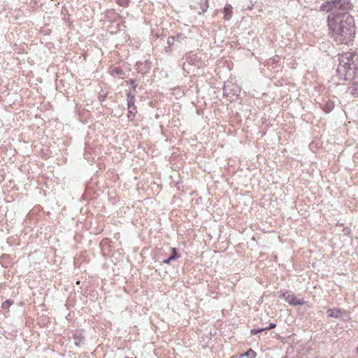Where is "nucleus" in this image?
<instances>
[{
	"mask_svg": "<svg viewBox=\"0 0 358 358\" xmlns=\"http://www.w3.org/2000/svg\"><path fill=\"white\" fill-rule=\"evenodd\" d=\"M328 26L331 37L339 43L348 44L355 35L354 18L348 13L328 17Z\"/></svg>",
	"mask_w": 358,
	"mask_h": 358,
	"instance_id": "1",
	"label": "nucleus"
},
{
	"mask_svg": "<svg viewBox=\"0 0 358 358\" xmlns=\"http://www.w3.org/2000/svg\"><path fill=\"white\" fill-rule=\"evenodd\" d=\"M336 71L340 79L344 80H352L358 76V49L341 56Z\"/></svg>",
	"mask_w": 358,
	"mask_h": 358,
	"instance_id": "2",
	"label": "nucleus"
},
{
	"mask_svg": "<svg viewBox=\"0 0 358 358\" xmlns=\"http://www.w3.org/2000/svg\"><path fill=\"white\" fill-rule=\"evenodd\" d=\"M352 8V3L349 0H333L328 2L327 5L323 4L322 9L327 12H331L333 16L337 14L348 13Z\"/></svg>",
	"mask_w": 358,
	"mask_h": 358,
	"instance_id": "3",
	"label": "nucleus"
},
{
	"mask_svg": "<svg viewBox=\"0 0 358 358\" xmlns=\"http://www.w3.org/2000/svg\"><path fill=\"white\" fill-rule=\"evenodd\" d=\"M282 298L292 306L303 305L306 303L303 299H298L295 294L291 291H287L282 295Z\"/></svg>",
	"mask_w": 358,
	"mask_h": 358,
	"instance_id": "4",
	"label": "nucleus"
},
{
	"mask_svg": "<svg viewBox=\"0 0 358 358\" xmlns=\"http://www.w3.org/2000/svg\"><path fill=\"white\" fill-rule=\"evenodd\" d=\"M135 95L131 92L127 94V106L129 110L128 118L133 120L136 113V107L134 106Z\"/></svg>",
	"mask_w": 358,
	"mask_h": 358,
	"instance_id": "5",
	"label": "nucleus"
},
{
	"mask_svg": "<svg viewBox=\"0 0 358 358\" xmlns=\"http://www.w3.org/2000/svg\"><path fill=\"white\" fill-rule=\"evenodd\" d=\"M328 317L345 319L348 317V313L340 308L329 309L327 312Z\"/></svg>",
	"mask_w": 358,
	"mask_h": 358,
	"instance_id": "6",
	"label": "nucleus"
},
{
	"mask_svg": "<svg viewBox=\"0 0 358 358\" xmlns=\"http://www.w3.org/2000/svg\"><path fill=\"white\" fill-rule=\"evenodd\" d=\"M275 327V324H271L269 327H265V328H258V329H251L250 331V333L251 334H259V333H261L262 331H266V330H268L271 328H273Z\"/></svg>",
	"mask_w": 358,
	"mask_h": 358,
	"instance_id": "7",
	"label": "nucleus"
},
{
	"mask_svg": "<svg viewBox=\"0 0 358 358\" xmlns=\"http://www.w3.org/2000/svg\"><path fill=\"white\" fill-rule=\"evenodd\" d=\"M350 89H351V94L354 96L358 97V80L357 82H354L352 84Z\"/></svg>",
	"mask_w": 358,
	"mask_h": 358,
	"instance_id": "8",
	"label": "nucleus"
},
{
	"mask_svg": "<svg viewBox=\"0 0 358 358\" xmlns=\"http://www.w3.org/2000/svg\"><path fill=\"white\" fill-rule=\"evenodd\" d=\"M257 354L252 349L248 350L246 352L239 355V358L248 357V358H255Z\"/></svg>",
	"mask_w": 358,
	"mask_h": 358,
	"instance_id": "9",
	"label": "nucleus"
},
{
	"mask_svg": "<svg viewBox=\"0 0 358 358\" xmlns=\"http://www.w3.org/2000/svg\"><path fill=\"white\" fill-rule=\"evenodd\" d=\"M200 5V8L201 10V12H199V13H204L206 11L208 7V0H200L199 2Z\"/></svg>",
	"mask_w": 358,
	"mask_h": 358,
	"instance_id": "10",
	"label": "nucleus"
},
{
	"mask_svg": "<svg viewBox=\"0 0 358 358\" xmlns=\"http://www.w3.org/2000/svg\"><path fill=\"white\" fill-rule=\"evenodd\" d=\"M110 73L113 74V75H117V76H122L123 75V71L122 70H121L120 69L117 68V67H111L110 68Z\"/></svg>",
	"mask_w": 358,
	"mask_h": 358,
	"instance_id": "11",
	"label": "nucleus"
},
{
	"mask_svg": "<svg viewBox=\"0 0 358 358\" xmlns=\"http://www.w3.org/2000/svg\"><path fill=\"white\" fill-rule=\"evenodd\" d=\"M231 9V7L230 5L229 6L224 7V13H225L226 19H229L230 17Z\"/></svg>",
	"mask_w": 358,
	"mask_h": 358,
	"instance_id": "12",
	"label": "nucleus"
},
{
	"mask_svg": "<svg viewBox=\"0 0 358 358\" xmlns=\"http://www.w3.org/2000/svg\"><path fill=\"white\" fill-rule=\"evenodd\" d=\"M13 304V301H10V300H6L4 302L2 303V305H1V307L3 308V309H7L11 305Z\"/></svg>",
	"mask_w": 358,
	"mask_h": 358,
	"instance_id": "13",
	"label": "nucleus"
},
{
	"mask_svg": "<svg viewBox=\"0 0 358 358\" xmlns=\"http://www.w3.org/2000/svg\"><path fill=\"white\" fill-rule=\"evenodd\" d=\"M176 41V36H169L168 38H167V43L169 44V47L171 45H174V43Z\"/></svg>",
	"mask_w": 358,
	"mask_h": 358,
	"instance_id": "14",
	"label": "nucleus"
},
{
	"mask_svg": "<svg viewBox=\"0 0 358 358\" xmlns=\"http://www.w3.org/2000/svg\"><path fill=\"white\" fill-rule=\"evenodd\" d=\"M171 251H172V253H171V255L169 257V259H171V260L176 259L178 257L176 249L173 248H171Z\"/></svg>",
	"mask_w": 358,
	"mask_h": 358,
	"instance_id": "15",
	"label": "nucleus"
},
{
	"mask_svg": "<svg viewBox=\"0 0 358 358\" xmlns=\"http://www.w3.org/2000/svg\"><path fill=\"white\" fill-rule=\"evenodd\" d=\"M185 36L182 34H178L176 36V41H180L181 40L184 39Z\"/></svg>",
	"mask_w": 358,
	"mask_h": 358,
	"instance_id": "16",
	"label": "nucleus"
},
{
	"mask_svg": "<svg viewBox=\"0 0 358 358\" xmlns=\"http://www.w3.org/2000/svg\"><path fill=\"white\" fill-rule=\"evenodd\" d=\"M171 261H172V260H171V259H169V258H167V259H164V260L163 261V263H164V264H169V263L171 262Z\"/></svg>",
	"mask_w": 358,
	"mask_h": 358,
	"instance_id": "17",
	"label": "nucleus"
},
{
	"mask_svg": "<svg viewBox=\"0 0 358 358\" xmlns=\"http://www.w3.org/2000/svg\"><path fill=\"white\" fill-rule=\"evenodd\" d=\"M131 84H132L134 88H135L136 87V85L134 84V81L131 82Z\"/></svg>",
	"mask_w": 358,
	"mask_h": 358,
	"instance_id": "18",
	"label": "nucleus"
},
{
	"mask_svg": "<svg viewBox=\"0 0 358 358\" xmlns=\"http://www.w3.org/2000/svg\"><path fill=\"white\" fill-rule=\"evenodd\" d=\"M75 345H78V342L75 341Z\"/></svg>",
	"mask_w": 358,
	"mask_h": 358,
	"instance_id": "19",
	"label": "nucleus"
},
{
	"mask_svg": "<svg viewBox=\"0 0 358 358\" xmlns=\"http://www.w3.org/2000/svg\"><path fill=\"white\" fill-rule=\"evenodd\" d=\"M357 352H358V346H357Z\"/></svg>",
	"mask_w": 358,
	"mask_h": 358,
	"instance_id": "20",
	"label": "nucleus"
}]
</instances>
